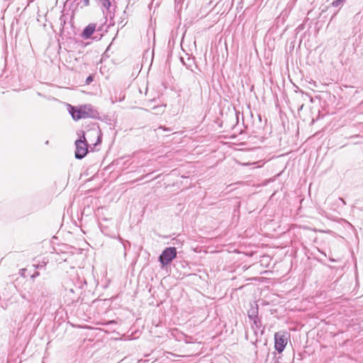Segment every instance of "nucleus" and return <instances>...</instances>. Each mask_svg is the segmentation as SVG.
Segmentation results:
<instances>
[{
    "label": "nucleus",
    "instance_id": "obj_10",
    "mask_svg": "<svg viewBox=\"0 0 363 363\" xmlns=\"http://www.w3.org/2000/svg\"><path fill=\"white\" fill-rule=\"evenodd\" d=\"M345 0H335L334 1L333 3H332V5L334 7H337V6H342L343 5V4L345 3Z\"/></svg>",
    "mask_w": 363,
    "mask_h": 363
},
{
    "label": "nucleus",
    "instance_id": "obj_2",
    "mask_svg": "<svg viewBox=\"0 0 363 363\" xmlns=\"http://www.w3.org/2000/svg\"><path fill=\"white\" fill-rule=\"evenodd\" d=\"M75 157L79 160L84 158L88 152V145L84 133L79 139L75 141Z\"/></svg>",
    "mask_w": 363,
    "mask_h": 363
},
{
    "label": "nucleus",
    "instance_id": "obj_18",
    "mask_svg": "<svg viewBox=\"0 0 363 363\" xmlns=\"http://www.w3.org/2000/svg\"><path fill=\"white\" fill-rule=\"evenodd\" d=\"M160 128H162V127H160ZM163 129H164V130H169V128H163Z\"/></svg>",
    "mask_w": 363,
    "mask_h": 363
},
{
    "label": "nucleus",
    "instance_id": "obj_4",
    "mask_svg": "<svg viewBox=\"0 0 363 363\" xmlns=\"http://www.w3.org/2000/svg\"><path fill=\"white\" fill-rule=\"evenodd\" d=\"M289 335L284 332H278L274 335L275 350L281 353L284 351L289 340Z\"/></svg>",
    "mask_w": 363,
    "mask_h": 363
},
{
    "label": "nucleus",
    "instance_id": "obj_12",
    "mask_svg": "<svg viewBox=\"0 0 363 363\" xmlns=\"http://www.w3.org/2000/svg\"><path fill=\"white\" fill-rule=\"evenodd\" d=\"M91 81H92V77L91 76H89V77H88L86 78V82L87 84H89Z\"/></svg>",
    "mask_w": 363,
    "mask_h": 363
},
{
    "label": "nucleus",
    "instance_id": "obj_11",
    "mask_svg": "<svg viewBox=\"0 0 363 363\" xmlns=\"http://www.w3.org/2000/svg\"><path fill=\"white\" fill-rule=\"evenodd\" d=\"M153 109L157 111L156 113H160L164 112V107L163 106H155L153 108Z\"/></svg>",
    "mask_w": 363,
    "mask_h": 363
},
{
    "label": "nucleus",
    "instance_id": "obj_14",
    "mask_svg": "<svg viewBox=\"0 0 363 363\" xmlns=\"http://www.w3.org/2000/svg\"><path fill=\"white\" fill-rule=\"evenodd\" d=\"M38 275H39V274H38V273H37V274H33V277H37V276H38Z\"/></svg>",
    "mask_w": 363,
    "mask_h": 363
},
{
    "label": "nucleus",
    "instance_id": "obj_13",
    "mask_svg": "<svg viewBox=\"0 0 363 363\" xmlns=\"http://www.w3.org/2000/svg\"><path fill=\"white\" fill-rule=\"evenodd\" d=\"M116 322L114 320H111V321H109L108 323H107V324H115Z\"/></svg>",
    "mask_w": 363,
    "mask_h": 363
},
{
    "label": "nucleus",
    "instance_id": "obj_5",
    "mask_svg": "<svg viewBox=\"0 0 363 363\" xmlns=\"http://www.w3.org/2000/svg\"><path fill=\"white\" fill-rule=\"evenodd\" d=\"M100 2L104 8V14L108 15L111 13L112 10H115V6L112 5L111 0H100Z\"/></svg>",
    "mask_w": 363,
    "mask_h": 363
},
{
    "label": "nucleus",
    "instance_id": "obj_1",
    "mask_svg": "<svg viewBox=\"0 0 363 363\" xmlns=\"http://www.w3.org/2000/svg\"><path fill=\"white\" fill-rule=\"evenodd\" d=\"M69 112L74 121L82 118H95L99 113L91 104H86L79 106H69Z\"/></svg>",
    "mask_w": 363,
    "mask_h": 363
},
{
    "label": "nucleus",
    "instance_id": "obj_3",
    "mask_svg": "<svg viewBox=\"0 0 363 363\" xmlns=\"http://www.w3.org/2000/svg\"><path fill=\"white\" fill-rule=\"evenodd\" d=\"M177 257V250L174 247L165 248L159 257L162 266H167Z\"/></svg>",
    "mask_w": 363,
    "mask_h": 363
},
{
    "label": "nucleus",
    "instance_id": "obj_16",
    "mask_svg": "<svg viewBox=\"0 0 363 363\" xmlns=\"http://www.w3.org/2000/svg\"><path fill=\"white\" fill-rule=\"evenodd\" d=\"M38 275H39V274H38V273H37V274H33V277H37V276H38Z\"/></svg>",
    "mask_w": 363,
    "mask_h": 363
},
{
    "label": "nucleus",
    "instance_id": "obj_7",
    "mask_svg": "<svg viewBox=\"0 0 363 363\" xmlns=\"http://www.w3.org/2000/svg\"><path fill=\"white\" fill-rule=\"evenodd\" d=\"M247 315L249 319L252 320V318L258 317V306L256 305L255 306H252V308L248 311Z\"/></svg>",
    "mask_w": 363,
    "mask_h": 363
},
{
    "label": "nucleus",
    "instance_id": "obj_15",
    "mask_svg": "<svg viewBox=\"0 0 363 363\" xmlns=\"http://www.w3.org/2000/svg\"><path fill=\"white\" fill-rule=\"evenodd\" d=\"M38 275H39V274H38V273H37V274H33V277H37V276H38Z\"/></svg>",
    "mask_w": 363,
    "mask_h": 363
},
{
    "label": "nucleus",
    "instance_id": "obj_8",
    "mask_svg": "<svg viewBox=\"0 0 363 363\" xmlns=\"http://www.w3.org/2000/svg\"><path fill=\"white\" fill-rule=\"evenodd\" d=\"M253 323H252V329L256 331L257 330H259L262 327V323L259 317L252 318V320Z\"/></svg>",
    "mask_w": 363,
    "mask_h": 363
},
{
    "label": "nucleus",
    "instance_id": "obj_6",
    "mask_svg": "<svg viewBox=\"0 0 363 363\" xmlns=\"http://www.w3.org/2000/svg\"><path fill=\"white\" fill-rule=\"evenodd\" d=\"M96 29V24L89 23L83 30L82 36L84 39L89 38Z\"/></svg>",
    "mask_w": 363,
    "mask_h": 363
},
{
    "label": "nucleus",
    "instance_id": "obj_9",
    "mask_svg": "<svg viewBox=\"0 0 363 363\" xmlns=\"http://www.w3.org/2000/svg\"><path fill=\"white\" fill-rule=\"evenodd\" d=\"M89 5V0H79L78 2V6L81 8L87 6Z\"/></svg>",
    "mask_w": 363,
    "mask_h": 363
},
{
    "label": "nucleus",
    "instance_id": "obj_17",
    "mask_svg": "<svg viewBox=\"0 0 363 363\" xmlns=\"http://www.w3.org/2000/svg\"><path fill=\"white\" fill-rule=\"evenodd\" d=\"M38 275H39V274H38V273H37V274H33V277H37V276H38Z\"/></svg>",
    "mask_w": 363,
    "mask_h": 363
},
{
    "label": "nucleus",
    "instance_id": "obj_19",
    "mask_svg": "<svg viewBox=\"0 0 363 363\" xmlns=\"http://www.w3.org/2000/svg\"><path fill=\"white\" fill-rule=\"evenodd\" d=\"M340 200H341L344 203H345V202L344 199H340Z\"/></svg>",
    "mask_w": 363,
    "mask_h": 363
}]
</instances>
